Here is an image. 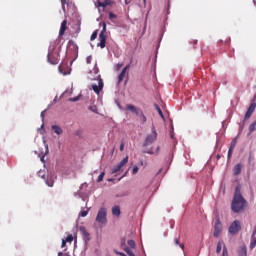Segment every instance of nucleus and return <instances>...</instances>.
Returning a JSON list of instances; mask_svg holds the SVG:
<instances>
[{
    "instance_id": "nucleus-1",
    "label": "nucleus",
    "mask_w": 256,
    "mask_h": 256,
    "mask_svg": "<svg viewBox=\"0 0 256 256\" xmlns=\"http://www.w3.org/2000/svg\"><path fill=\"white\" fill-rule=\"evenodd\" d=\"M245 205H247V200L241 195V187L238 186L235 188L231 209L234 213H239L245 209Z\"/></svg>"
},
{
    "instance_id": "nucleus-2",
    "label": "nucleus",
    "mask_w": 256,
    "mask_h": 256,
    "mask_svg": "<svg viewBox=\"0 0 256 256\" xmlns=\"http://www.w3.org/2000/svg\"><path fill=\"white\" fill-rule=\"evenodd\" d=\"M47 59L48 63H50L51 65H58L61 59V47L56 46L52 49H49Z\"/></svg>"
},
{
    "instance_id": "nucleus-3",
    "label": "nucleus",
    "mask_w": 256,
    "mask_h": 256,
    "mask_svg": "<svg viewBox=\"0 0 256 256\" xmlns=\"http://www.w3.org/2000/svg\"><path fill=\"white\" fill-rule=\"evenodd\" d=\"M92 79L98 81V85L92 84V90L94 91V93H96V95H99V93H101V91H103V87L105 85L103 83V79L101 78V75H99V74Z\"/></svg>"
},
{
    "instance_id": "nucleus-4",
    "label": "nucleus",
    "mask_w": 256,
    "mask_h": 256,
    "mask_svg": "<svg viewBox=\"0 0 256 256\" xmlns=\"http://www.w3.org/2000/svg\"><path fill=\"white\" fill-rule=\"evenodd\" d=\"M155 141H157V130H155V126H152V133L146 136L143 147H147L151 145V143H155Z\"/></svg>"
},
{
    "instance_id": "nucleus-5",
    "label": "nucleus",
    "mask_w": 256,
    "mask_h": 256,
    "mask_svg": "<svg viewBox=\"0 0 256 256\" xmlns=\"http://www.w3.org/2000/svg\"><path fill=\"white\" fill-rule=\"evenodd\" d=\"M242 226H241V221L239 220H234L229 228H228V233L230 235H237V233H239V231H241Z\"/></svg>"
},
{
    "instance_id": "nucleus-6",
    "label": "nucleus",
    "mask_w": 256,
    "mask_h": 256,
    "mask_svg": "<svg viewBox=\"0 0 256 256\" xmlns=\"http://www.w3.org/2000/svg\"><path fill=\"white\" fill-rule=\"evenodd\" d=\"M255 108H256V93L251 101V104L244 116V121H249V119H251V116L253 115V113H255Z\"/></svg>"
},
{
    "instance_id": "nucleus-7",
    "label": "nucleus",
    "mask_w": 256,
    "mask_h": 256,
    "mask_svg": "<svg viewBox=\"0 0 256 256\" xmlns=\"http://www.w3.org/2000/svg\"><path fill=\"white\" fill-rule=\"evenodd\" d=\"M97 223H101L102 225L107 223V209L100 208L98 214L96 216Z\"/></svg>"
},
{
    "instance_id": "nucleus-8",
    "label": "nucleus",
    "mask_w": 256,
    "mask_h": 256,
    "mask_svg": "<svg viewBox=\"0 0 256 256\" xmlns=\"http://www.w3.org/2000/svg\"><path fill=\"white\" fill-rule=\"evenodd\" d=\"M105 31H107V25L104 24L103 30L99 34V43L97 44V47H100L101 49H105V43H107V37L105 36Z\"/></svg>"
},
{
    "instance_id": "nucleus-9",
    "label": "nucleus",
    "mask_w": 256,
    "mask_h": 256,
    "mask_svg": "<svg viewBox=\"0 0 256 256\" xmlns=\"http://www.w3.org/2000/svg\"><path fill=\"white\" fill-rule=\"evenodd\" d=\"M129 162V156H126L118 165H116L114 168H112V174L119 173L125 165Z\"/></svg>"
},
{
    "instance_id": "nucleus-10",
    "label": "nucleus",
    "mask_w": 256,
    "mask_h": 256,
    "mask_svg": "<svg viewBox=\"0 0 256 256\" xmlns=\"http://www.w3.org/2000/svg\"><path fill=\"white\" fill-rule=\"evenodd\" d=\"M38 177H41V179H44V181L48 187H53L55 180H53V178H46L45 171L40 170L38 172Z\"/></svg>"
},
{
    "instance_id": "nucleus-11",
    "label": "nucleus",
    "mask_w": 256,
    "mask_h": 256,
    "mask_svg": "<svg viewBox=\"0 0 256 256\" xmlns=\"http://www.w3.org/2000/svg\"><path fill=\"white\" fill-rule=\"evenodd\" d=\"M221 231H223V225L221 224V221L217 219L214 225V237H219Z\"/></svg>"
},
{
    "instance_id": "nucleus-12",
    "label": "nucleus",
    "mask_w": 256,
    "mask_h": 256,
    "mask_svg": "<svg viewBox=\"0 0 256 256\" xmlns=\"http://www.w3.org/2000/svg\"><path fill=\"white\" fill-rule=\"evenodd\" d=\"M130 67H131V65H126L122 69L121 73L118 76V85L123 82V80L125 79V75H127V72L129 71Z\"/></svg>"
},
{
    "instance_id": "nucleus-13",
    "label": "nucleus",
    "mask_w": 256,
    "mask_h": 256,
    "mask_svg": "<svg viewBox=\"0 0 256 256\" xmlns=\"http://www.w3.org/2000/svg\"><path fill=\"white\" fill-rule=\"evenodd\" d=\"M79 231H80L84 240L89 241L91 239L90 234H89V232H87V228H85V226H81L79 228Z\"/></svg>"
},
{
    "instance_id": "nucleus-14",
    "label": "nucleus",
    "mask_w": 256,
    "mask_h": 256,
    "mask_svg": "<svg viewBox=\"0 0 256 256\" xmlns=\"http://www.w3.org/2000/svg\"><path fill=\"white\" fill-rule=\"evenodd\" d=\"M66 31H67V20H63L59 30L60 37H63Z\"/></svg>"
},
{
    "instance_id": "nucleus-15",
    "label": "nucleus",
    "mask_w": 256,
    "mask_h": 256,
    "mask_svg": "<svg viewBox=\"0 0 256 256\" xmlns=\"http://www.w3.org/2000/svg\"><path fill=\"white\" fill-rule=\"evenodd\" d=\"M126 111H131L134 115H139V110L132 104L126 105Z\"/></svg>"
},
{
    "instance_id": "nucleus-16",
    "label": "nucleus",
    "mask_w": 256,
    "mask_h": 256,
    "mask_svg": "<svg viewBox=\"0 0 256 256\" xmlns=\"http://www.w3.org/2000/svg\"><path fill=\"white\" fill-rule=\"evenodd\" d=\"M112 215H114V217H121V207L114 206L112 208Z\"/></svg>"
},
{
    "instance_id": "nucleus-17",
    "label": "nucleus",
    "mask_w": 256,
    "mask_h": 256,
    "mask_svg": "<svg viewBox=\"0 0 256 256\" xmlns=\"http://www.w3.org/2000/svg\"><path fill=\"white\" fill-rule=\"evenodd\" d=\"M52 131H54V133H56V135H62L63 134V128H61V126H59V125H53L52 126Z\"/></svg>"
},
{
    "instance_id": "nucleus-18",
    "label": "nucleus",
    "mask_w": 256,
    "mask_h": 256,
    "mask_svg": "<svg viewBox=\"0 0 256 256\" xmlns=\"http://www.w3.org/2000/svg\"><path fill=\"white\" fill-rule=\"evenodd\" d=\"M241 169H243V166L241 164H236L233 168V175H241Z\"/></svg>"
},
{
    "instance_id": "nucleus-19",
    "label": "nucleus",
    "mask_w": 256,
    "mask_h": 256,
    "mask_svg": "<svg viewBox=\"0 0 256 256\" xmlns=\"http://www.w3.org/2000/svg\"><path fill=\"white\" fill-rule=\"evenodd\" d=\"M141 121V123H147V117L145 114L142 112V110H139V115H137Z\"/></svg>"
},
{
    "instance_id": "nucleus-20",
    "label": "nucleus",
    "mask_w": 256,
    "mask_h": 256,
    "mask_svg": "<svg viewBox=\"0 0 256 256\" xmlns=\"http://www.w3.org/2000/svg\"><path fill=\"white\" fill-rule=\"evenodd\" d=\"M174 245H179L180 249H182V251H185V244L180 243V238H175L174 239Z\"/></svg>"
},
{
    "instance_id": "nucleus-21",
    "label": "nucleus",
    "mask_w": 256,
    "mask_h": 256,
    "mask_svg": "<svg viewBox=\"0 0 256 256\" xmlns=\"http://www.w3.org/2000/svg\"><path fill=\"white\" fill-rule=\"evenodd\" d=\"M239 256H247V247L243 246L240 248L239 252H238Z\"/></svg>"
},
{
    "instance_id": "nucleus-22",
    "label": "nucleus",
    "mask_w": 256,
    "mask_h": 256,
    "mask_svg": "<svg viewBox=\"0 0 256 256\" xmlns=\"http://www.w3.org/2000/svg\"><path fill=\"white\" fill-rule=\"evenodd\" d=\"M156 111L158 112V114L160 115L161 119H165V116L163 115V111L161 110V107H159V105L155 104L154 105Z\"/></svg>"
},
{
    "instance_id": "nucleus-23",
    "label": "nucleus",
    "mask_w": 256,
    "mask_h": 256,
    "mask_svg": "<svg viewBox=\"0 0 256 256\" xmlns=\"http://www.w3.org/2000/svg\"><path fill=\"white\" fill-rule=\"evenodd\" d=\"M256 247V237L252 234L251 242H250V249H255Z\"/></svg>"
},
{
    "instance_id": "nucleus-24",
    "label": "nucleus",
    "mask_w": 256,
    "mask_h": 256,
    "mask_svg": "<svg viewBox=\"0 0 256 256\" xmlns=\"http://www.w3.org/2000/svg\"><path fill=\"white\" fill-rule=\"evenodd\" d=\"M91 74L99 75V67L97 66V63L94 65V68L90 71Z\"/></svg>"
},
{
    "instance_id": "nucleus-25",
    "label": "nucleus",
    "mask_w": 256,
    "mask_h": 256,
    "mask_svg": "<svg viewBox=\"0 0 256 256\" xmlns=\"http://www.w3.org/2000/svg\"><path fill=\"white\" fill-rule=\"evenodd\" d=\"M221 249H223V242L219 241L216 248V253L219 255L221 253Z\"/></svg>"
},
{
    "instance_id": "nucleus-26",
    "label": "nucleus",
    "mask_w": 256,
    "mask_h": 256,
    "mask_svg": "<svg viewBox=\"0 0 256 256\" xmlns=\"http://www.w3.org/2000/svg\"><path fill=\"white\" fill-rule=\"evenodd\" d=\"M124 251H125V253H127V255H129V256H135V253H133V251H132L131 248H129V247H125V248H124Z\"/></svg>"
},
{
    "instance_id": "nucleus-27",
    "label": "nucleus",
    "mask_w": 256,
    "mask_h": 256,
    "mask_svg": "<svg viewBox=\"0 0 256 256\" xmlns=\"http://www.w3.org/2000/svg\"><path fill=\"white\" fill-rule=\"evenodd\" d=\"M249 131L250 133H253V131H256V120L252 124H250Z\"/></svg>"
},
{
    "instance_id": "nucleus-28",
    "label": "nucleus",
    "mask_w": 256,
    "mask_h": 256,
    "mask_svg": "<svg viewBox=\"0 0 256 256\" xmlns=\"http://www.w3.org/2000/svg\"><path fill=\"white\" fill-rule=\"evenodd\" d=\"M105 178V172H102L98 178H97V183H101V181H103V179Z\"/></svg>"
},
{
    "instance_id": "nucleus-29",
    "label": "nucleus",
    "mask_w": 256,
    "mask_h": 256,
    "mask_svg": "<svg viewBox=\"0 0 256 256\" xmlns=\"http://www.w3.org/2000/svg\"><path fill=\"white\" fill-rule=\"evenodd\" d=\"M235 145H237V137H235V138L232 140V142H231V144H230V148H231V149H235Z\"/></svg>"
},
{
    "instance_id": "nucleus-30",
    "label": "nucleus",
    "mask_w": 256,
    "mask_h": 256,
    "mask_svg": "<svg viewBox=\"0 0 256 256\" xmlns=\"http://www.w3.org/2000/svg\"><path fill=\"white\" fill-rule=\"evenodd\" d=\"M66 243H73V235L69 234L66 239H65Z\"/></svg>"
},
{
    "instance_id": "nucleus-31",
    "label": "nucleus",
    "mask_w": 256,
    "mask_h": 256,
    "mask_svg": "<svg viewBox=\"0 0 256 256\" xmlns=\"http://www.w3.org/2000/svg\"><path fill=\"white\" fill-rule=\"evenodd\" d=\"M128 245L131 249H135V247H136V244L133 240H128Z\"/></svg>"
},
{
    "instance_id": "nucleus-32",
    "label": "nucleus",
    "mask_w": 256,
    "mask_h": 256,
    "mask_svg": "<svg viewBox=\"0 0 256 256\" xmlns=\"http://www.w3.org/2000/svg\"><path fill=\"white\" fill-rule=\"evenodd\" d=\"M97 39V31H94L90 37V41H95Z\"/></svg>"
},
{
    "instance_id": "nucleus-33",
    "label": "nucleus",
    "mask_w": 256,
    "mask_h": 256,
    "mask_svg": "<svg viewBox=\"0 0 256 256\" xmlns=\"http://www.w3.org/2000/svg\"><path fill=\"white\" fill-rule=\"evenodd\" d=\"M137 173H139V167L138 166H134L133 170H132V174L133 175H137Z\"/></svg>"
},
{
    "instance_id": "nucleus-34",
    "label": "nucleus",
    "mask_w": 256,
    "mask_h": 256,
    "mask_svg": "<svg viewBox=\"0 0 256 256\" xmlns=\"http://www.w3.org/2000/svg\"><path fill=\"white\" fill-rule=\"evenodd\" d=\"M126 239L125 238H122L121 239V247L125 250V247H127V245H126Z\"/></svg>"
},
{
    "instance_id": "nucleus-35",
    "label": "nucleus",
    "mask_w": 256,
    "mask_h": 256,
    "mask_svg": "<svg viewBox=\"0 0 256 256\" xmlns=\"http://www.w3.org/2000/svg\"><path fill=\"white\" fill-rule=\"evenodd\" d=\"M222 256H229V252L227 251V247H223V250H222Z\"/></svg>"
},
{
    "instance_id": "nucleus-36",
    "label": "nucleus",
    "mask_w": 256,
    "mask_h": 256,
    "mask_svg": "<svg viewBox=\"0 0 256 256\" xmlns=\"http://www.w3.org/2000/svg\"><path fill=\"white\" fill-rule=\"evenodd\" d=\"M144 153H148V155H154L155 154V152L153 151V148L145 150Z\"/></svg>"
},
{
    "instance_id": "nucleus-37",
    "label": "nucleus",
    "mask_w": 256,
    "mask_h": 256,
    "mask_svg": "<svg viewBox=\"0 0 256 256\" xmlns=\"http://www.w3.org/2000/svg\"><path fill=\"white\" fill-rule=\"evenodd\" d=\"M91 61H93V56H88V57L86 58V63H87L88 65H91Z\"/></svg>"
},
{
    "instance_id": "nucleus-38",
    "label": "nucleus",
    "mask_w": 256,
    "mask_h": 256,
    "mask_svg": "<svg viewBox=\"0 0 256 256\" xmlns=\"http://www.w3.org/2000/svg\"><path fill=\"white\" fill-rule=\"evenodd\" d=\"M69 3V0H61L62 9H65V5Z\"/></svg>"
},
{
    "instance_id": "nucleus-39",
    "label": "nucleus",
    "mask_w": 256,
    "mask_h": 256,
    "mask_svg": "<svg viewBox=\"0 0 256 256\" xmlns=\"http://www.w3.org/2000/svg\"><path fill=\"white\" fill-rule=\"evenodd\" d=\"M104 5L109 6V5H113V1L111 0H104Z\"/></svg>"
},
{
    "instance_id": "nucleus-40",
    "label": "nucleus",
    "mask_w": 256,
    "mask_h": 256,
    "mask_svg": "<svg viewBox=\"0 0 256 256\" xmlns=\"http://www.w3.org/2000/svg\"><path fill=\"white\" fill-rule=\"evenodd\" d=\"M88 213L89 212L83 210V211L80 212V217H87Z\"/></svg>"
},
{
    "instance_id": "nucleus-41",
    "label": "nucleus",
    "mask_w": 256,
    "mask_h": 256,
    "mask_svg": "<svg viewBox=\"0 0 256 256\" xmlns=\"http://www.w3.org/2000/svg\"><path fill=\"white\" fill-rule=\"evenodd\" d=\"M231 155H233V149L229 148V150H228V159H231Z\"/></svg>"
},
{
    "instance_id": "nucleus-42",
    "label": "nucleus",
    "mask_w": 256,
    "mask_h": 256,
    "mask_svg": "<svg viewBox=\"0 0 256 256\" xmlns=\"http://www.w3.org/2000/svg\"><path fill=\"white\" fill-rule=\"evenodd\" d=\"M109 19H117V15L109 13Z\"/></svg>"
},
{
    "instance_id": "nucleus-43",
    "label": "nucleus",
    "mask_w": 256,
    "mask_h": 256,
    "mask_svg": "<svg viewBox=\"0 0 256 256\" xmlns=\"http://www.w3.org/2000/svg\"><path fill=\"white\" fill-rule=\"evenodd\" d=\"M98 7H107L105 2H98Z\"/></svg>"
},
{
    "instance_id": "nucleus-44",
    "label": "nucleus",
    "mask_w": 256,
    "mask_h": 256,
    "mask_svg": "<svg viewBox=\"0 0 256 256\" xmlns=\"http://www.w3.org/2000/svg\"><path fill=\"white\" fill-rule=\"evenodd\" d=\"M244 128H245V120H243V125H241L239 128L240 133L241 131H243Z\"/></svg>"
},
{
    "instance_id": "nucleus-45",
    "label": "nucleus",
    "mask_w": 256,
    "mask_h": 256,
    "mask_svg": "<svg viewBox=\"0 0 256 256\" xmlns=\"http://www.w3.org/2000/svg\"><path fill=\"white\" fill-rule=\"evenodd\" d=\"M121 67H123V63L117 64L116 65V71H119V69H121Z\"/></svg>"
},
{
    "instance_id": "nucleus-46",
    "label": "nucleus",
    "mask_w": 256,
    "mask_h": 256,
    "mask_svg": "<svg viewBox=\"0 0 256 256\" xmlns=\"http://www.w3.org/2000/svg\"><path fill=\"white\" fill-rule=\"evenodd\" d=\"M124 149H125V143L122 142V143L120 144V151H123Z\"/></svg>"
},
{
    "instance_id": "nucleus-47",
    "label": "nucleus",
    "mask_w": 256,
    "mask_h": 256,
    "mask_svg": "<svg viewBox=\"0 0 256 256\" xmlns=\"http://www.w3.org/2000/svg\"><path fill=\"white\" fill-rule=\"evenodd\" d=\"M65 245H67V240H62V248L65 247Z\"/></svg>"
},
{
    "instance_id": "nucleus-48",
    "label": "nucleus",
    "mask_w": 256,
    "mask_h": 256,
    "mask_svg": "<svg viewBox=\"0 0 256 256\" xmlns=\"http://www.w3.org/2000/svg\"><path fill=\"white\" fill-rule=\"evenodd\" d=\"M116 255L126 256L125 253H123V252H117V251H116Z\"/></svg>"
},
{
    "instance_id": "nucleus-49",
    "label": "nucleus",
    "mask_w": 256,
    "mask_h": 256,
    "mask_svg": "<svg viewBox=\"0 0 256 256\" xmlns=\"http://www.w3.org/2000/svg\"><path fill=\"white\" fill-rule=\"evenodd\" d=\"M40 161H42V163H45V156H40Z\"/></svg>"
},
{
    "instance_id": "nucleus-50",
    "label": "nucleus",
    "mask_w": 256,
    "mask_h": 256,
    "mask_svg": "<svg viewBox=\"0 0 256 256\" xmlns=\"http://www.w3.org/2000/svg\"><path fill=\"white\" fill-rule=\"evenodd\" d=\"M129 3H131V1L125 0V4H126V5H129Z\"/></svg>"
},
{
    "instance_id": "nucleus-51",
    "label": "nucleus",
    "mask_w": 256,
    "mask_h": 256,
    "mask_svg": "<svg viewBox=\"0 0 256 256\" xmlns=\"http://www.w3.org/2000/svg\"><path fill=\"white\" fill-rule=\"evenodd\" d=\"M58 256H65V254H63V252H59Z\"/></svg>"
},
{
    "instance_id": "nucleus-52",
    "label": "nucleus",
    "mask_w": 256,
    "mask_h": 256,
    "mask_svg": "<svg viewBox=\"0 0 256 256\" xmlns=\"http://www.w3.org/2000/svg\"><path fill=\"white\" fill-rule=\"evenodd\" d=\"M46 153H49V146H46Z\"/></svg>"
},
{
    "instance_id": "nucleus-53",
    "label": "nucleus",
    "mask_w": 256,
    "mask_h": 256,
    "mask_svg": "<svg viewBox=\"0 0 256 256\" xmlns=\"http://www.w3.org/2000/svg\"><path fill=\"white\" fill-rule=\"evenodd\" d=\"M156 153L159 154V146L156 148Z\"/></svg>"
},
{
    "instance_id": "nucleus-54",
    "label": "nucleus",
    "mask_w": 256,
    "mask_h": 256,
    "mask_svg": "<svg viewBox=\"0 0 256 256\" xmlns=\"http://www.w3.org/2000/svg\"><path fill=\"white\" fill-rule=\"evenodd\" d=\"M193 44H194V45H197V40H193Z\"/></svg>"
},
{
    "instance_id": "nucleus-55",
    "label": "nucleus",
    "mask_w": 256,
    "mask_h": 256,
    "mask_svg": "<svg viewBox=\"0 0 256 256\" xmlns=\"http://www.w3.org/2000/svg\"><path fill=\"white\" fill-rule=\"evenodd\" d=\"M90 111L95 112V109L93 107H90Z\"/></svg>"
},
{
    "instance_id": "nucleus-56",
    "label": "nucleus",
    "mask_w": 256,
    "mask_h": 256,
    "mask_svg": "<svg viewBox=\"0 0 256 256\" xmlns=\"http://www.w3.org/2000/svg\"><path fill=\"white\" fill-rule=\"evenodd\" d=\"M41 117H42V119H43V112L41 113Z\"/></svg>"
},
{
    "instance_id": "nucleus-57",
    "label": "nucleus",
    "mask_w": 256,
    "mask_h": 256,
    "mask_svg": "<svg viewBox=\"0 0 256 256\" xmlns=\"http://www.w3.org/2000/svg\"><path fill=\"white\" fill-rule=\"evenodd\" d=\"M144 1V3H147V0H143Z\"/></svg>"
},
{
    "instance_id": "nucleus-58",
    "label": "nucleus",
    "mask_w": 256,
    "mask_h": 256,
    "mask_svg": "<svg viewBox=\"0 0 256 256\" xmlns=\"http://www.w3.org/2000/svg\"><path fill=\"white\" fill-rule=\"evenodd\" d=\"M74 101H77V98H75Z\"/></svg>"
}]
</instances>
